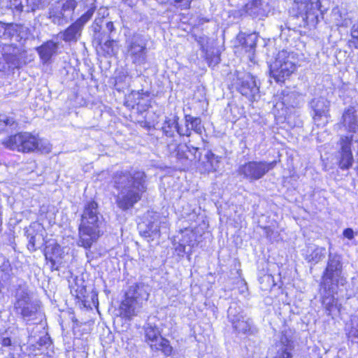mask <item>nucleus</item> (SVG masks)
Instances as JSON below:
<instances>
[{
  "mask_svg": "<svg viewBox=\"0 0 358 358\" xmlns=\"http://www.w3.org/2000/svg\"><path fill=\"white\" fill-rule=\"evenodd\" d=\"M341 260V255L329 252L327 264L322 277V287L331 288L334 285L338 286L339 283L343 285L345 279L343 276Z\"/></svg>",
  "mask_w": 358,
  "mask_h": 358,
  "instance_id": "39448f33",
  "label": "nucleus"
},
{
  "mask_svg": "<svg viewBox=\"0 0 358 358\" xmlns=\"http://www.w3.org/2000/svg\"><path fill=\"white\" fill-rule=\"evenodd\" d=\"M14 310L27 324H37L43 317L41 307L36 301L31 300L27 287L20 285L16 290Z\"/></svg>",
  "mask_w": 358,
  "mask_h": 358,
  "instance_id": "7ed1b4c3",
  "label": "nucleus"
},
{
  "mask_svg": "<svg viewBox=\"0 0 358 358\" xmlns=\"http://www.w3.org/2000/svg\"><path fill=\"white\" fill-rule=\"evenodd\" d=\"M177 238L178 241L187 246L194 247L196 244V236L192 230L185 229L184 230H181L179 234L174 236Z\"/></svg>",
  "mask_w": 358,
  "mask_h": 358,
  "instance_id": "473e14b6",
  "label": "nucleus"
},
{
  "mask_svg": "<svg viewBox=\"0 0 358 358\" xmlns=\"http://www.w3.org/2000/svg\"><path fill=\"white\" fill-rule=\"evenodd\" d=\"M173 245L175 247V250L178 256L183 257L184 254L187 253L186 251V245L181 243L180 241L177 239V238L173 237Z\"/></svg>",
  "mask_w": 358,
  "mask_h": 358,
  "instance_id": "a19ab883",
  "label": "nucleus"
},
{
  "mask_svg": "<svg viewBox=\"0 0 358 358\" xmlns=\"http://www.w3.org/2000/svg\"><path fill=\"white\" fill-rule=\"evenodd\" d=\"M80 1L85 5V6L87 8V11L92 10L93 12L92 13V17L93 16L94 11L96 8L95 5L96 0H80Z\"/></svg>",
  "mask_w": 358,
  "mask_h": 358,
  "instance_id": "c03bdc74",
  "label": "nucleus"
},
{
  "mask_svg": "<svg viewBox=\"0 0 358 358\" xmlns=\"http://www.w3.org/2000/svg\"><path fill=\"white\" fill-rule=\"evenodd\" d=\"M52 345V341L50 336L46 334L45 335L40 337L36 343V348L42 350L43 349H48Z\"/></svg>",
  "mask_w": 358,
  "mask_h": 358,
  "instance_id": "4c0bfd02",
  "label": "nucleus"
},
{
  "mask_svg": "<svg viewBox=\"0 0 358 358\" xmlns=\"http://www.w3.org/2000/svg\"><path fill=\"white\" fill-rule=\"evenodd\" d=\"M319 10L311 0H294L290 13L297 19L301 18L299 27H315L319 22Z\"/></svg>",
  "mask_w": 358,
  "mask_h": 358,
  "instance_id": "423d86ee",
  "label": "nucleus"
},
{
  "mask_svg": "<svg viewBox=\"0 0 358 358\" xmlns=\"http://www.w3.org/2000/svg\"><path fill=\"white\" fill-rule=\"evenodd\" d=\"M227 316L236 332L244 334H255L257 332L252 320L246 315L237 303H231L227 310Z\"/></svg>",
  "mask_w": 358,
  "mask_h": 358,
  "instance_id": "6e6552de",
  "label": "nucleus"
},
{
  "mask_svg": "<svg viewBox=\"0 0 358 358\" xmlns=\"http://www.w3.org/2000/svg\"><path fill=\"white\" fill-rule=\"evenodd\" d=\"M150 347L152 351H161L165 357L170 356L173 352L169 341L164 337H160L158 341L150 343Z\"/></svg>",
  "mask_w": 358,
  "mask_h": 358,
  "instance_id": "c85d7f7f",
  "label": "nucleus"
},
{
  "mask_svg": "<svg viewBox=\"0 0 358 358\" xmlns=\"http://www.w3.org/2000/svg\"><path fill=\"white\" fill-rule=\"evenodd\" d=\"M354 150L355 151V157L357 159V162H358V139H355L354 141Z\"/></svg>",
  "mask_w": 358,
  "mask_h": 358,
  "instance_id": "603ef678",
  "label": "nucleus"
},
{
  "mask_svg": "<svg viewBox=\"0 0 358 358\" xmlns=\"http://www.w3.org/2000/svg\"><path fill=\"white\" fill-rule=\"evenodd\" d=\"M239 43L245 50L249 53V57L252 60L251 56H253L257 46L258 36L256 33H252L248 35L241 34L238 36Z\"/></svg>",
  "mask_w": 358,
  "mask_h": 358,
  "instance_id": "393cba45",
  "label": "nucleus"
},
{
  "mask_svg": "<svg viewBox=\"0 0 358 358\" xmlns=\"http://www.w3.org/2000/svg\"><path fill=\"white\" fill-rule=\"evenodd\" d=\"M354 136H342L339 140L338 166L342 170H348L352 166L355 161L352 152V145L354 143Z\"/></svg>",
  "mask_w": 358,
  "mask_h": 358,
  "instance_id": "2eb2a0df",
  "label": "nucleus"
},
{
  "mask_svg": "<svg viewBox=\"0 0 358 358\" xmlns=\"http://www.w3.org/2000/svg\"><path fill=\"white\" fill-rule=\"evenodd\" d=\"M47 0H10L9 8L15 20H25L30 12L43 9Z\"/></svg>",
  "mask_w": 358,
  "mask_h": 358,
  "instance_id": "ddd939ff",
  "label": "nucleus"
},
{
  "mask_svg": "<svg viewBox=\"0 0 358 358\" xmlns=\"http://www.w3.org/2000/svg\"><path fill=\"white\" fill-rule=\"evenodd\" d=\"M168 150L170 155L176 157L182 162H185V157L187 155L186 151L188 148L187 144H168Z\"/></svg>",
  "mask_w": 358,
  "mask_h": 358,
  "instance_id": "7c9ffc66",
  "label": "nucleus"
},
{
  "mask_svg": "<svg viewBox=\"0 0 358 358\" xmlns=\"http://www.w3.org/2000/svg\"><path fill=\"white\" fill-rule=\"evenodd\" d=\"M295 68L289 52L282 50L278 52L275 62L271 64L270 73L276 82L282 83L294 71Z\"/></svg>",
  "mask_w": 358,
  "mask_h": 358,
  "instance_id": "9b49d317",
  "label": "nucleus"
},
{
  "mask_svg": "<svg viewBox=\"0 0 358 358\" xmlns=\"http://www.w3.org/2000/svg\"><path fill=\"white\" fill-rule=\"evenodd\" d=\"M348 43L350 47L358 49V22L354 24L351 28V39Z\"/></svg>",
  "mask_w": 358,
  "mask_h": 358,
  "instance_id": "ea45409f",
  "label": "nucleus"
},
{
  "mask_svg": "<svg viewBox=\"0 0 358 358\" xmlns=\"http://www.w3.org/2000/svg\"><path fill=\"white\" fill-rule=\"evenodd\" d=\"M356 110L354 107H349L345 110L342 116V120L344 126L349 131L356 133L358 130V124Z\"/></svg>",
  "mask_w": 358,
  "mask_h": 358,
  "instance_id": "bb28decb",
  "label": "nucleus"
},
{
  "mask_svg": "<svg viewBox=\"0 0 358 358\" xmlns=\"http://www.w3.org/2000/svg\"><path fill=\"white\" fill-rule=\"evenodd\" d=\"M103 24V17H98L94 20L90 27L93 41L97 45H101L106 38H110V36L107 34L106 30L104 29Z\"/></svg>",
  "mask_w": 358,
  "mask_h": 358,
  "instance_id": "aec40b11",
  "label": "nucleus"
},
{
  "mask_svg": "<svg viewBox=\"0 0 358 358\" xmlns=\"http://www.w3.org/2000/svg\"><path fill=\"white\" fill-rule=\"evenodd\" d=\"M77 6V2L76 0H66L62 3L60 8L64 13H68L69 17L71 18L73 15L74 10Z\"/></svg>",
  "mask_w": 358,
  "mask_h": 358,
  "instance_id": "e433bc0d",
  "label": "nucleus"
},
{
  "mask_svg": "<svg viewBox=\"0 0 358 358\" xmlns=\"http://www.w3.org/2000/svg\"><path fill=\"white\" fill-rule=\"evenodd\" d=\"M48 18L58 26H64L69 22L70 17L68 13H64L60 7H54L49 10Z\"/></svg>",
  "mask_w": 358,
  "mask_h": 358,
  "instance_id": "cd10ccee",
  "label": "nucleus"
},
{
  "mask_svg": "<svg viewBox=\"0 0 358 358\" xmlns=\"http://www.w3.org/2000/svg\"><path fill=\"white\" fill-rule=\"evenodd\" d=\"M245 11L254 18H262L268 12V3L264 0H252L245 5Z\"/></svg>",
  "mask_w": 358,
  "mask_h": 358,
  "instance_id": "6ab92c4d",
  "label": "nucleus"
},
{
  "mask_svg": "<svg viewBox=\"0 0 358 358\" xmlns=\"http://www.w3.org/2000/svg\"><path fill=\"white\" fill-rule=\"evenodd\" d=\"M115 41L111 39V36L108 38H106L99 45L104 52L109 56L114 54L113 44Z\"/></svg>",
  "mask_w": 358,
  "mask_h": 358,
  "instance_id": "58836bf2",
  "label": "nucleus"
},
{
  "mask_svg": "<svg viewBox=\"0 0 358 358\" xmlns=\"http://www.w3.org/2000/svg\"><path fill=\"white\" fill-rule=\"evenodd\" d=\"M338 286L334 285L331 288L322 287L324 292L322 296V303L328 315L336 310H339L341 304L338 303V299L335 297Z\"/></svg>",
  "mask_w": 358,
  "mask_h": 358,
  "instance_id": "a211bd4d",
  "label": "nucleus"
},
{
  "mask_svg": "<svg viewBox=\"0 0 358 358\" xmlns=\"http://www.w3.org/2000/svg\"><path fill=\"white\" fill-rule=\"evenodd\" d=\"M205 55V59L209 66L214 67L220 62V57L218 50L210 48L207 51L203 52Z\"/></svg>",
  "mask_w": 358,
  "mask_h": 358,
  "instance_id": "f704fd0d",
  "label": "nucleus"
},
{
  "mask_svg": "<svg viewBox=\"0 0 358 358\" xmlns=\"http://www.w3.org/2000/svg\"><path fill=\"white\" fill-rule=\"evenodd\" d=\"M117 206L123 211L134 208L147 192V175L143 171H117L113 177Z\"/></svg>",
  "mask_w": 358,
  "mask_h": 358,
  "instance_id": "f257e3e1",
  "label": "nucleus"
},
{
  "mask_svg": "<svg viewBox=\"0 0 358 358\" xmlns=\"http://www.w3.org/2000/svg\"><path fill=\"white\" fill-rule=\"evenodd\" d=\"M185 119L186 123V129H189V135L191 134L190 129L199 134L202 133L203 127L201 124V120L199 117H195L190 115H185Z\"/></svg>",
  "mask_w": 358,
  "mask_h": 358,
  "instance_id": "72a5a7b5",
  "label": "nucleus"
},
{
  "mask_svg": "<svg viewBox=\"0 0 358 358\" xmlns=\"http://www.w3.org/2000/svg\"><path fill=\"white\" fill-rule=\"evenodd\" d=\"M18 63H19V62H18V61H17V62H13V64L17 66L18 65Z\"/></svg>",
  "mask_w": 358,
  "mask_h": 358,
  "instance_id": "6e6d98bb",
  "label": "nucleus"
},
{
  "mask_svg": "<svg viewBox=\"0 0 358 358\" xmlns=\"http://www.w3.org/2000/svg\"><path fill=\"white\" fill-rule=\"evenodd\" d=\"M178 117H175L173 119L166 120L162 127L164 133L166 136L173 137L176 132L180 136H189V129L185 130L180 128L178 123Z\"/></svg>",
  "mask_w": 358,
  "mask_h": 358,
  "instance_id": "b1692460",
  "label": "nucleus"
},
{
  "mask_svg": "<svg viewBox=\"0 0 358 358\" xmlns=\"http://www.w3.org/2000/svg\"><path fill=\"white\" fill-rule=\"evenodd\" d=\"M10 278V274L8 272H5L3 273V276H1V279L3 280H7Z\"/></svg>",
  "mask_w": 358,
  "mask_h": 358,
  "instance_id": "864d4df0",
  "label": "nucleus"
},
{
  "mask_svg": "<svg viewBox=\"0 0 358 358\" xmlns=\"http://www.w3.org/2000/svg\"><path fill=\"white\" fill-rule=\"evenodd\" d=\"M308 106L314 122L317 125L324 124V122H321L322 120L329 117L330 101L324 96H319L312 99Z\"/></svg>",
  "mask_w": 358,
  "mask_h": 358,
  "instance_id": "dca6fc26",
  "label": "nucleus"
},
{
  "mask_svg": "<svg viewBox=\"0 0 358 358\" xmlns=\"http://www.w3.org/2000/svg\"><path fill=\"white\" fill-rule=\"evenodd\" d=\"M343 236L345 238H348L349 240H352V239L354 238L355 233V231H353L352 229L347 228V229L343 230Z\"/></svg>",
  "mask_w": 358,
  "mask_h": 358,
  "instance_id": "de8ad7c7",
  "label": "nucleus"
},
{
  "mask_svg": "<svg viewBox=\"0 0 358 358\" xmlns=\"http://www.w3.org/2000/svg\"><path fill=\"white\" fill-rule=\"evenodd\" d=\"M186 153L187 155H185V162H199L201 159L202 153L199 151L198 148L188 145V148L186 151Z\"/></svg>",
  "mask_w": 358,
  "mask_h": 358,
  "instance_id": "c9c22d12",
  "label": "nucleus"
},
{
  "mask_svg": "<svg viewBox=\"0 0 358 358\" xmlns=\"http://www.w3.org/2000/svg\"><path fill=\"white\" fill-rule=\"evenodd\" d=\"M191 1H192L193 0H190Z\"/></svg>",
  "mask_w": 358,
  "mask_h": 358,
  "instance_id": "bf43d9fd",
  "label": "nucleus"
},
{
  "mask_svg": "<svg viewBox=\"0 0 358 358\" xmlns=\"http://www.w3.org/2000/svg\"><path fill=\"white\" fill-rule=\"evenodd\" d=\"M3 287L2 283L0 282V292H1V289Z\"/></svg>",
  "mask_w": 358,
  "mask_h": 358,
  "instance_id": "13d9d810",
  "label": "nucleus"
},
{
  "mask_svg": "<svg viewBox=\"0 0 358 358\" xmlns=\"http://www.w3.org/2000/svg\"><path fill=\"white\" fill-rule=\"evenodd\" d=\"M195 41L200 45V48L202 52L207 51L208 48V43L209 41V38L205 35L195 36Z\"/></svg>",
  "mask_w": 358,
  "mask_h": 358,
  "instance_id": "37998d69",
  "label": "nucleus"
},
{
  "mask_svg": "<svg viewBox=\"0 0 358 358\" xmlns=\"http://www.w3.org/2000/svg\"><path fill=\"white\" fill-rule=\"evenodd\" d=\"M28 249L29 250H36V236H31L29 238V243H28Z\"/></svg>",
  "mask_w": 358,
  "mask_h": 358,
  "instance_id": "8fccbe9b",
  "label": "nucleus"
},
{
  "mask_svg": "<svg viewBox=\"0 0 358 358\" xmlns=\"http://www.w3.org/2000/svg\"><path fill=\"white\" fill-rule=\"evenodd\" d=\"M266 230L267 236L268 237V236H269V234H269V231H270L271 230H270L269 229H266Z\"/></svg>",
  "mask_w": 358,
  "mask_h": 358,
  "instance_id": "4d7b16f0",
  "label": "nucleus"
},
{
  "mask_svg": "<svg viewBox=\"0 0 358 358\" xmlns=\"http://www.w3.org/2000/svg\"><path fill=\"white\" fill-rule=\"evenodd\" d=\"M92 10L86 11L67 28L59 31L56 38L67 43H76L80 40L85 25L92 18Z\"/></svg>",
  "mask_w": 358,
  "mask_h": 358,
  "instance_id": "f8f14e48",
  "label": "nucleus"
},
{
  "mask_svg": "<svg viewBox=\"0 0 358 358\" xmlns=\"http://www.w3.org/2000/svg\"><path fill=\"white\" fill-rule=\"evenodd\" d=\"M275 165V161H250L239 166L238 173L243 178L254 182L262 178Z\"/></svg>",
  "mask_w": 358,
  "mask_h": 358,
  "instance_id": "1a4fd4ad",
  "label": "nucleus"
},
{
  "mask_svg": "<svg viewBox=\"0 0 358 358\" xmlns=\"http://www.w3.org/2000/svg\"><path fill=\"white\" fill-rule=\"evenodd\" d=\"M159 221L157 218L148 221V223H142L138 225L139 231L141 236L145 238L154 239L159 236Z\"/></svg>",
  "mask_w": 358,
  "mask_h": 358,
  "instance_id": "5701e85b",
  "label": "nucleus"
},
{
  "mask_svg": "<svg viewBox=\"0 0 358 358\" xmlns=\"http://www.w3.org/2000/svg\"><path fill=\"white\" fill-rule=\"evenodd\" d=\"M103 217L100 213L98 203L94 201L87 202L79 225L78 245L90 249L103 234Z\"/></svg>",
  "mask_w": 358,
  "mask_h": 358,
  "instance_id": "f03ea898",
  "label": "nucleus"
},
{
  "mask_svg": "<svg viewBox=\"0 0 358 358\" xmlns=\"http://www.w3.org/2000/svg\"><path fill=\"white\" fill-rule=\"evenodd\" d=\"M149 294L143 283L131 285L125 293V299L120 305V314L128 319L136 315L142 307L143 301H147Z\"/></svg>",
  "mask_w": 358,
  "mask_h": 358,
  "instance_id": "20e7f679",
  "label": "nucleus"
},
{
  "mask_svg": "<svg viewBox=\"0 0 358 358\" xmlns=\"http://www.w3.org/2000/svg\"><path fill=\"white\" fill-rule=\"evenodd\" d=\"M220 157L215 155L211 150H206L203 157H201L199 161L202 166V171L204 173L217 171L220 166Z\"/></svg>",
  "mask_w": 358,
  "mask_h": 358,
  "instance_id": "4be33fe9",
  "label": "nucleus"
},
{
  "mask_svg": "<svg viewBox=\"0 0 358 358\" xmlns=\"http://www.w3.org/2000/svg\"><path fill=\"white\" fill-rule=\"evenodd\" d=\"M2 144L12 150L22 152H31L36 150L42 151L41 142L29 133H18L3 141Z\"/></svg>",
  "mask_w": 358,
  "mask_h": 358,
  "instance_id": "0eeeda50",
  "label": "nucleus"
},
{
  "mask_svg": "<svg viewBox=\"0 0 358 358\" xmlns=\"http://www.w3.org/2000/svg\"><path fill=\"white\" fill-rule=\"evenodd\" d=\"M104 29L106 30V33L108 35L111 36V34L115 31V26L113 22H107L105 23Z\"/></svg>",
  "mask_w": 358,
  "mask_h": 358,
  "instance_id": "09e8293b",
  "label": "nucleus"
},
{
  "mask_svg": "<svg viewBox=\"0 0 358 358\" xmlns=\"http://www.w3.org/2000/svg\"><path fill=\"white\" fill-rule=\"evenodd\" d=\"M325 257L326 249L324 248L311 245L307 248L305 259L308 262L315 265L323 260Z\"/></svg>",
  "mask_w": 358,
  "mask_h": 358,
  "instance_id": "a878e982",
  "label": "nucleus"
},
{
  "mask_svg": "<svg viewBox=\"0 0 358 358\" xmlns=\"http://www.w3.org/2000/svg\"><path fill=\"white\" fill-rule=\"evenodd\" d=\"M294 96L295 94L294 92H291L290 94H287L286 95L283 94V97L282 98V103L287 106H293L294 101H292L290 99Z\"/></svg>",
  "mask_w": 358,
  "mask_h": 358,
  "instance_id": "49530a36",
  "label": "nucleus"
},
{
  "mask_svg": "<svg viewBox=\"0 0 358 358\" xmlns=\"http://www.w3.org/2000/svg\"><path fill=\"white\" fill-rule=\"evenodd\" d=\"M59 45V42L49 40L36 48L37 52L43 63L49 62L52 57L57 55Z\"/></svg>",
  "mask_w": 358,
  "mask_h": 358,
  "instance_id": "412c9836",
  "label": "nucleus"
},
{
  "mask_svg": "<svg viewBox=\"0 0 358 358\" xmlns=\"http://www.w3.org/2000/svg\"><path fill=\"white\" fill-rule=\"evenodd\" d=\"M136 95H137V97L136 98V102L138 106V108L143 110H148L150 106V104L147 103H141V101L143 100V96H146L148 98L149 96V93L148 92L140 93L139 92H138L136 93Z\"/></svg>",
  "mask_w": 358,
  "mask_h": 358,
  "instance_id": "79ce46f5",
  "label": "nucleus"
},
{
  "mask_svg": "<svg viewBox=\"0 0 358 358\" xmlns=\"http://www.w3.org/2000/svg\"><path fill=\"white\" fill-rule=\"evenodd\" d=\"M264 278H267V280H269L273 278V276L271 275H264Z\"/></svg>",
  "mask_w": 358,
  "mask_h": 358,
  "instance_id": "5fc2aeb1",
  "label": "nucleus"
},
{
  "mask_svg": "<svg viewBox=\"0 0 358 358\" xmlns=\"http://www.w3.org/2000/svg\"><path fill=\"white\" fill-rule=\"evenodd\" d=\"M1 345L5 347L11 345V340L8 337L3 338L1 341Z\"/></svg>",
  "mask_w": 358,
  "mask_h": 358,
  "instance_id": "3c124183",
  "label": "nucleus"
},
{
  "mask_svg": "<svg viewBox=\"0 0 358 358\" xmlns=\"http://www.w3.org/2000/svg\"><path fill=\"white\" fill-rule=\"evenodd\" d=\"M145 341L150 345V343L158 341L161 336V332L157 325L147 323L143 327Z\"/></svg>",
  "mask_w": 358,
  "mask_h": 358,
  "instance_id": "c756f323",
  "label": "nucleus"
},
{
  "mask_svg": "<svg viewBox=\"0 0 358 358\" xmlns=\"http://www.w3.org/2000/svg\"><path fill=\"white\" fill-rule=\"evenodd\" d=\"M127 54L131 62L136 65H143L147 62V41L139 34H135L127 41Z\"/></svg>",
  "mask_w": 358,
  "mask_h": 358,
  "instance_id": "9d476101",
  "label": "nucleus"
},
{
  "mask_svg": "<svg viewBox=\"0 0 358 358\" xmlns=\"http://www.w3.org/2000/svg\"><path fill=\"white\" fill-rule=\"evenodd\" d=\"M236 89L251 101H256L259 97V88L256 78L250 73H246L238 78Z\"/></svg>",
  "mask_w": 358,
  "mask_h": 358,
  "instance_id": "4468645a",
  "label": "nucleus"
},
{
  "mask_svg": "<svg viewBox=\"0 0 358 358\" xmlns=\"http://www.w3.org/2000/svg\"><path fill=\"white\" fill-rule=\"evenodd\" d=\"M191 2L190 0H174V6H176L178 3H180L179 7L181 9H189L191 6Z\"/></svg>",
  "mask_w": 358,
  "mask_h": 358,
  "instance_id": "a18cd8bd",
  "label": "nucleus"
},
{
  "mask_svg": "<svg viewBox=\"0 0 358 358\" xmlns=\"http://www.w3.org/2000/svg\"><path fill=\"white\" fill-rule=\"evenodd\" d=\"M294 349V341L287 331H282L274 346L275 355L273 358H292V352Z\"/></svg>",
  "mask_w": 358,
  "mask_h": 358,
  "instance_id": "f3484780",
  "label": "nucleus"
},
{
  "mask_svg": "<svg viewBox=\"0 0 358 358\" xmlns=\"http://www.w3.org/2000/svg\"><path fill=\"white\" fill-rule=\"evenodd\" d=\"M18 122L13 117L0 115V132H11L18 129Z\"/></svg>",
  "mask_w": 358,
  "mask_h": 358,
  "instance_id": "2f4dec72",
  "label": "nucleus"
}]
</instances>
